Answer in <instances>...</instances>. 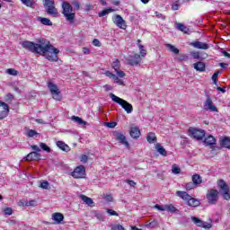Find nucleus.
<instances>
[{"mask_svg":"<svg viewBox=\"0 0 230 230\" xmlns=\"http://www.w3.org/2000/svg\"><path fill=\"white\" fill-rule=\"evenodd\" d=\"M22 48L31 51V53H37V55H41L49 60V62H58V54L60 50L55 48L51 42L46 39H40L38 43L24 40L21 42Z\"/></svg>","mask_w":230,"mask_h":230,"instance_id":"f257e3e1","label":"nucleus"},{"mask_svg":"<svg viewBox=\"0 0 230 230\" xmlns=\"http://www.w3.org/2000/svg\"><path fill=\"white\" fill-rule=\"evenodd\" d=\"M165 46L168 48V49H170V51H172V53H174V55H179V49L175 48V46L172 44H166Z\"/></svg>","mask_w":230,"mask_h":230,"instance_id":"2f4dec72","label":"nucleus"},{"mask_svg":"<svg viewBox=\"0 0 230 230\" xmlns=\"http://www.w3.org/2000/svg\"><path fill=\"white\" fill-rule=\"evenodd\" d=\"M80 161L81 163H87V161H89V157L86 155H82L81 157H80Z\"/></svg>","mask_w":230,"mask_h":230,"instance_id":"8fccbe9b","label":"nucleus"},{"mask_svg":"<svg viewBox=\"0 0 230 230\" xmlns=\"http://www.w3.org/2000/svg\"><path fill=\"white\" fill-rule=\"evenodd\" d=\"M147 227H157V221L154 220L146 225Z\"/></svg>","mask_w":230,"mask_h":230,"instance_id":"052dcab7","label":"nucleus"},{"mask_svg":"<svg viewBox=\"0 0 230 230\" xmlns=\"http://www.w3.org/2000/svg\"><path fill=\"white\" fill-rule=\"evenodd\" d=\"M112 230H125V228L123 227V226L121 225H115L111 227Z\"/></svg>","mask_w":230,"mask_h":230,"instance_id":"4d7b16f0","label":"nucleus"},{"mask_svg":"<svg viewBox=\"0 0 230 230\" xmlns=\"http://www.w3.org/2000/svg\"><path fill=\"white\" fill-rule=\"evenodd\" d=\"M72 121H75V123H77V125H87V122H85V120L76 116H72Z\"/></svg>","mask_w":230,"mask_h":230,"instance_id":"c756f323","label":"nucleus"},{"mask_svg":"<svg viewBox=\"0 0 230 230\" xmlns=\"http://www.w3.org/2000/svg\"><path fill=\"white\" fill-rule=\"evenodd\" d=\"M220 145L223 148H228L230 150V138L225 137L223 139L220 140Z\"/></svg>","mask_w":230,"mask_h":230,"instance_id":"a878e982","label":"nucleus"},{"mask_svg":"<svg viewBox=\"0 0 230 230\" xmlns=\"http://www.w3.org/2000/svg\"><path fill=\"white\" fill-rule=\"evenodd\" d=\"M114 24L118 26V28H120L121 30H125L127 28V24H125V20H123V17L121 15L117 14L115 18L113 19Z\"/></svg>","mask_w":230,"mask_h":230,"instance_id":"ddd939ff","label":"nucleus"},{"mask_svg":"<svg viewBox=\"0 0 230 230\" xmlns=\"http://www.w3.org/2000/svg\"><path fill=\"white\" fill-rule=\"evenodd\" d=\"M61 8L62 14L64 15L66 21L70 22V24H73L75 22V18L76 17V13L75 12L73 5H71V4L68 2H63Z\"/></svg>","mask_w":230,"mask_h":230,"instance_id":"f03ea898","label":"nucleus"},{"mask_svg":"<svg viewBox=\"0 0 230 230\" xmlns=\"http://www.w3.org/2000/svg\"><path fill=\"white\" fill-rule=\"evenodd\" d=\"M217 187L219 194L223 197L224 200H230V188L227 182L224 180L217 181Z\"/></svg>","mask_w":230,"mask_h":230,"instance_id":"39448f33","label":"nucleus"},{"mask_svg":"<svg viewBox=\"0 0 230 230\" xmlns=\"http://www.w3.org/2000/svg\"><path fill=\"white\" fill-rule=\"evenodd\" d=\"M129 134L133 139H137L141 136V131L139 130V128H131Z\"/></svg>","mask_w":230,"mask_h":230,"instance_id":"4be33fe9","label":"nucleus"},{"mask_svg":"<svg viewBox=\"0 0 230 230\" xmlns=\"http://www.w3.org/2000/svg\"><path fill=\"white\" fill-rule=\"evenodd\" d=\"M207 200L208 204L215 205L218 202V190L211 189L207 193Z\"/></svg>","mask_w":230,"mask_h":230,"instance_id":"6e6552de","label":"nucleus"},{"mask_svg":"<svg viewBox=\"0 0 230 230\" xmlns=\"http://www.w3.org/2000/svg\"><path fill=\"white\" fill-rule=\"evenodd\" d=\"M155 209H158V211H166V205L161 206L159 204L155 205Z\"/></svg>","mask_w":230,"mask_h":230,"instance_id":"49530a36","label":"nucleus"},{"mask_svg":"<svg viewBox=\"0 0 230 230\" xmlns=\"http://www.w3.org/2000/svg\"><path fill=\"white\" fill-rule=\"evenodd\" d=\"M52 220H54L56 224H62V221L64 220V214L59 212L52 214Z\"/></svg>","mask_w":230,"mask_h":230,"instance_id":"a211bd4d","label":"nucleus"},{"mask_svg":"<svg viewBox=\"0 0 230 230\" xmlns=\"http://www.w3.org/2000/svg\"><path fill=\"white\" fill-rule=\"evenodd\" d=\"M6 73L7 75H11V76H17V75H19V72L14 68H8L6 70Z\"/></svg>","mask_w":230,"mask_h":230,"instance_id":"ea45409f","label":"nucleus"},{"mask_svg":"<svg viewBox=\"0 0 230 230\" xmlns=\"http://www.w3.org/2000/svg\"><path fill=\"white\" fill-rule=\"evenodd\" d=\"M80 199L83 200L84 204H86V206H90L91 208L94 207V201L93 199L84 194L80 195Z\"/></svg>","mask_w":230,"mask_h":230,"instance_id":"6ab92c4d","label":"nucleus"},{"mask_svg":"<svg viewBox=\"0 0 230 230\" xmlns=\"http://www.w3.org/2000/svg\"><path fill=\"white\" fill-rule=\"evenodd\" d=\"M204 110L210 111V112H217V106L213 105V100L208 95L207 100L204 102Z\"/></svg>","mask_w":230,"mask_h":230,"instance_id":"9d476101","label":"nucleus"},{"mask_svg":"<svg viewBox=\"0 0 230 230\" xmlns=\"http://www.w3.org/2000/svg\"><path fill=\"white\" fill-rule=\"evenodd\" d=\"M141 55L135 54L134 56H130L127 58V62L129 66H139L141 64Z\"/></svg>","mask_w":230,"mask_h":230,"instance_id":"9b49d317","label":"nucleus"},{"mask_svg":"<svg viewBox=\"0 0 230 230\" xmlns=\"http://www.w3.org/2000/svg\"><path fill=\"white\" fill-rule=\"evenodd\" d=\"M104 199L106 200V202H112L113 200L112 195L104 196Z\"/></svg>","mask_w":230,"mask_h":230,"instance_id":"69168bd1","label":"nucleus"},{"mask_svg":"<svg viewBox=\"0 0 230 230\" xmlns=\"http://www.w3.org/2000/svg\"><path fill=\"white\" fill-rule=\"evenodd\" d=\"M155 149L157 152L160 153L161 155H164V157H166L168 155V153L166 152V149L161 146V144L157 143L155 145Z\"/></svg>","mask_w":230,"mask_h":230,"instance_id":"393cba45","label":"nucleus"},{"mask_svg":"<svg viewBox=\"0 0 230 230\" xmlns=\"http://www.w3.org/2000/svg\"><path fill=\"white\" fill-rule=\"evenodd\" d=\"M10 110L8 109V104L4 102H0V119H4L8 116Z\"/></svg>","mask_w":230,"mask_h":230,"instance_id":"f8f14e48","label":"nucleus"},{"mask_svg":"<svg viewBox=\"0 0 230 230\" xmlns=\"http://www.w3.org/2000/svg\"><path fill=\"white\" fill-rule=\"evenodd\" d=\"M192 182L196 185L199 186V184H202V177L199 174H194L192 176Z\"/></svg>","mask_w":230,"mask_h":230,"instance_id":"c85d7f7f","label":"nucleus"},{"mask_svg":"<svg viewBox=\"0 0 230 230\" xmlns=\"http://www.w3.org/2000/svg\"><path fill=\"white\" fill-rule=\"evenodd\" d=\"M176 196L180 197V199H182V200H186L187 202L190 199H191V196L188 194V192L182 190L176 191Z\"/></svg>","mask_w":230,"mask_h":230,"instance_id":"aec40b11","label":"nucleus"},{"mask_svg":"<svg viewBox=\"0 0 230 230\" xmlns=\"http://www.w3.org/2000/svg\"><path fill=\"white\" fill-rule=\"evenodd\" d=\"M197 185L192 181H190V182H188L186 185H185V189L187 190H195V187H196Z\"/></svg>","mask_w":230,"mask_h":230,"instance_id":"a19ab883","label":"nucleus"},{"mask_svg":"<svg viewBox=\"0 0 230 230\" xmlns=\"http://www.w3.org/2000/svg\"><path fill=\"white\" fill-rule=\"evenodd\" d=\"M192 222H194V224L196 226H198V227H202V220H200L199 217H190Z\"/></svg>","mask_w":230,"mask_h":230,"instance_id":"c9c22d12","label":"nucleus"},{"mask_svg":"<svg viewBox=\"0 0 230 230\" xmlns=\"http://www.w3.org/2000/svg\"><path fill=\"white\" fill-rule=\"evenodd\" d=\"M180 60H181V61L190 60V57H188V55H186V54H182L180 58Z\"/></svg>","mask_w":230,"mask_h":230,"instance_id":"338daca9","label":"nucleus"},{"mask_svg":"<svg viewBox=\"0 0 230 230\" xmlns=\"http://www.w3.org/2000/svg\"><path fill=\"white\" fill-rule=\"evenodd\" d=\"M38 21L44 26H53V22L48 18L38 17Z\"/></svg>","mask_w":230,"mask_h":230,"instance_id":"bb28decb","label":"nucleus"},{"mask_svg":"<svg viewBox=\"0 0 230 230\" xmlns=\"http://www.w3.org/2000/svg\"><path fill=\"white\" fill-rule=\"evenodd\" d=\"M190 46H193V48H196V49H209V45L202 41H194L190 43Z\"/></svg>","mask_w":230,"mask_h":230,"instance_id":"dca6fc26","label":"nucleus"},{"mask_svg":"<svg viewBox=\"0 0 230 230\" xmlns=\"http://www.w3.org/2000/svg\"><path fill=\"white\" fill-rule=\"evenodd\" d=\"M111 67L114 69V71L119 70V67H121V65L119 64V60L115 59L111 64Z\"/></svg>","mask_w":230,"mask_h":230,"instance_id":"72a5a7b5","label":"nucleus"},{"mask_svg":"<svg viewBox=\"0 0 230 230\" xmlns=\"http://www.w3.org/2000/svg\"><path fill=\"white\" fill-rule=\"evenodd\" d=\"M189 134L194 139H197L198 141H201V139H204V137L206 136V131H204L203 129H197L195 128H190Z\"/></svg>","mask_w":230,"mask_h":230,"instance_id":"0eeeda50","label":"nucleus"},{"mask_svg":"<svg viewBox=\"0 0 230 230\" xmlns=\"http://www.w3.org/2000/svg\"><path fill=\"white\" fill-rule=\"evenodd\" d=\"M126 182L129 185V186H131L132 188H135V186H136V181H132V180H126Z\"/></svg>","mask_w":230,"mask_h":230,"instance_id":"0e129e2a","label":"nucleus"},{"mask_svg":"<svg viewBox=\"0 0 230 230\" xmlns=\"http://www.w3.org/2000/svg\"><path fill=\"white\" fill-rule=\"evenodd\" d=\"M48 88L50 91V93L52 94L54 100H56L57 102H60L62 100L60 90L58 89V86H57V84L52 82H49Z\"/></svg>","mask_w":230,"mask_h":230,"instance_id":"423d86ee","label":"nucleus"},{"mask_svg":"<svg viewBox=\"0 0 230 230\" xmlns=\"http://www.w3.org/2000/svg\"><path fill=\"white\" fill-rule=\"evenodd\" d=\"M165 211L169 213H175L177 208L173 205H165Z\"/></svg>","mask_w":230,"mask_h":230,"instance_id":"4c0bfd02","label":"nucleus"},{"mask_svg":"<svg viewBox=\"0 0 230 230\" xmlns=\"http://www.w3.org/2000/svg\"><path fill=\"white\" fill-rule=\"evenodd\" d=\"M57 146L60 148V150H62L63 152H69V150H71V148L69 147V146H67L66 144H65L63 141H58L56 143Z\"/></svg>","mask_w":230,"mask_h":230,"instance_id":"b1692460","label":"nucleus"},{"mask_svg":"<svg viewBox=\"0 0 230 230\" xmlns=\"http://www.w3.org/2000/svg\"><path fill=\"white\" fill-rule=\"evenodd\" d=\"M25 161H40V154L33 151L24 157Z\"/></svg>","mask_w":230,"mask_h":230,"instance_id":"2eb2a0df","label":"nucleus"},{"mask_svg":"<svg viewBox=\"0 0 230 230\" xmlns=\"http://www.w3.org/2000/svg\"><path fill=\"white\" fill-rule=\"evenodd\" d=\"M22 4H25V6H29V8H32L35 4V1L33 0H21Z\"/></svg>","mask_w":230,"mask_h":230,"instance_id":"f704fd0d","label":"nucleus"},{"mask_svg":"<svg viewBox=\"0 0 230 230\" xmlns=\"http://www.w3.org/2000/svg\"><path fill=\"white\" fill-rule=\"evenodd\" d=\"M37 134H39V133H37V131H35V130H33V129H30V130L27 132L26 136H27L28 137H34V136H37Z\"/></svg>","mask_w":230,"mask_h":230,"instance_id":"37998d69","label":"nucleus"},{"mask_svg":"<svg viewBox=\"0 0 230 230\" xmlns=\"http://www.w3.org/2000/svg\"><path fill=\"white\" fill-rule=\"evenodd\" d=\"M107 213H109L111 217H118V212L111 208L107 209Z\"/></svg>","mask_w":230,"mask_h":230,"instance_id":"5fc2aeb1","label":"nucleus"},{"mask_svg":"<svg viewBox=\"0 0 230 230\" xmlns=\"http://www.w3.org/2000/svg\"><path fill=\"white\" fill-rule=\"evenodd\" d=\"M218 75H220V72H215L214 75H212V80L215 84V85H217V78H218Z\"/></svg>","mask_w":230,"mask_h":230,"instance_id":"3c124183","label":"nucleus"},{"mask_svg":"<svg viewBox=\"0 0 230 230\" xmlns=\"http://www.w3.org/2000/svg\"><path fill=\"white\" fill-rule=\"evenodd\" d=\"M179 8H181V5L178 3L172 4V10L176 11L179 10Z\"/></svg>","mask_w":230,"mask_h":230,"instance_id":"680f3d73","label":"nucleus"},{"mask_svg":"<svg viewBox=\"0 0 230 230\" xmlns=\"http://www.w3.org/2000/svg\"><path fill=\"white\" fill-rule=\"evenodd\" d=\"M138 49L140 53V57H146V49H145V47L141 44H138Z\"/></svg>","mask_w":230,"mask_h":230,"instance_id":"58836bf2","label":"nucleus"},{"mask_svg":"<svg viewBox=\"0 0 230 230\" xmlns=\"http://www.w3.org/2000/svg\"><path fill=\"white\" fill-rule=\"evenodd\" d=\"M115 139L119 141V143H121V145H124L126 148H128L130 145L128 144V141H127V137L121 133H117L115 135Z\"/></svg>","mask_w":230,"mask_h":230,"instance_id":"4468645a","label":"nucleus"},{"mask_svg":"<svg viewBox=\"0 0 230 230\" xmlns=\"http://www.w3.org/2000/svg\"><path fill=\"white\" fill-rule=\"evenodd\" d=\"M204 143L208 146H213V145H216L217 139L215 138V137L209 135L207 137H205Z\"/></svg>","mask_w":230,"mask_h":230,"instance_id":"412c9836","label":"nucleus"},{"mask_svg":"<svg viewBox=\"0 0 230 230\" xmlns=\"http://www.w3.org/2000/svg\"><path fill=\"white\" fill-rule=\"evenodd\" d=\"M4 215H12V213H13V210L12 209V208H6L4 210Z\"/></svg>","mask_w":230,"mask_h":230,"instance_id":"bf43d9fd","label":"nucleus"},{"mask_svg":"<svg viewBox=\"0 0 230 230\" xmlns=\"http://www.w3.org/2000/svg\"><path fill=\"white\" fill-rule=\"evenodd\" d=\"M146 139L150 144L157 142V137H155V133H154V132L148 133Z\"/></svg>","mask_w":230,"mask_h":230,"instance_id":"cd10ccee","label":"nucleus"},{"mask_svg":"<svg viewBox=\"0 0 230 230\" xmlns=\"http://www.w3.org/2000/svg\"><path fill=\"white\" fill-rule=\"evenodd\" d=\"M116 125H118L116 122H107L106 123V127H108V128H114L116 127Z\"/></svg>","mask_w":230,"mask_h":230,"instance_id":"13d9d810","label":"nucleus"},{"mask_svg":"<svg viewBox=\"0 0 230 230\" xmlns=\"http://www.w3.org/2000/svg\"><path fill=\"white\" fill-rule=\"evenodd\" d=\"M177 29L180 31H182L183 33H188V31H190V29L188 27H186V25H184L182 23H178L177 24Z\"/></svg>","mask_w":230,"mask_h":230,"instance_id":"7c9ffc66","label":"nucleus"},{"mask_svg":"<svg viewBox=\"0 0 230 230\" xmlns=\"http://www.w3.org/2000/svg\"><path fill=\"white\" fill-rule=\"evenodd\" d=\"M115 71H116L119 78H125V75H126L125 72H123V71H121L119 69V70H115Z\"/></svg>","mask_w":230,"mask_h":230,"instance_id":"603ef678","label":"nucleus"},{"mask_svg":"<svg viewBox=\"0 0 230 230\" xmlns=\"http://www.w3.org/2000/svg\"><path fill=\"white\" fill-rule=\"evenodd\" d=\"M43 6L46 9V13H48V15H51V17H55V18L60 17L58 9L55 7L54 0H44Z\"/></svg>","mask_w":230,"mask_h":230,"instance_id":"20e7f679","label":"nucleus"},{"mask_svg":"<svg viewBox=\"0 0 230 230\" xmlns=\"http://www.w3.org/2000/svg\"><path fill=\"white\" fill-rule=\"evenodd\" d=\"M110 96H111L112 102L120 105V107H122V109H124V111H127V114H132V111H134L132 104H130L128 102L116 96L114 93H111Z\"/></svg>","mask_w":230,"mask_h":230,"instance_id":"7ed1b4c3","label":"nucleus"},{"mask_svg":"<svg viewBox=\"0 0 230 230\" xmlns=\"http://www.w3.org/2000/svg\"><path fill=\"white\" fill-rule=\"evenodd\" d=\"M190 55L192 58H194L196 60H199V58H200V54L199 52H190Z\"/></svg>","mask_w":230,"mask_h":230,"instance_id":"864d4df0","label":"nucleus"},{"mask_svg":"<svg viewBox=\"0 0 230 230\" xmlns=\"http://www.w3.org/2000/svg\"><path fill=\"white\" fill-rule=\"evenodd\" d=\"M188 206H190V208H198V206H200V201L195 198H191L187 201Z\"/></svg>","mask_w":230,"mask_h":230,"instance_id":"5701e85b","label":"nucleus"},{"mask_svg":"<svg viewBox=\"0 0 230 230\" xmlns=\"http://www.w3.org/2000/svg\"><path fill=\"white\" fill-rule=\"evenodd\" d=\"M201 227H203V229H211L212 227V225L208 223V222H204L202 221V226Z\"/></svg>","mask_w":230,"mask_h":230,"instance_id":"de8ad7c7","label":"nucleus"},{"mask_svg":"<svg viewBox=\"0 0 230 230\" xmlns=\"http://www.w3.org/2000/svg\"><path fill=\"white\" fill-rule=\"evenodd\" d=\"M25 205H26V207L31 206L32 208H35V206H37V201L34 199L26 201Z\"/></svg>","mask_w":230,"mask_h":230,"instance_id":"a18cd8bd","label":"nucleus"},{"mask_svg":"<svg viewBox=\"0 0 230 230\" xmlns=\"http://www.w3.org/2000/svg\"><path fill=\"white\" fill-rule=\"evenodd\" d=\"M85 175V167L84 165L77 166L72 172L74 179H84Z\"/></svg>","mask_w":230,"mask_h":230,"instance_id":"1a4fd4ad","label":"nucleus"},{"mask_svg":"<svg viewBox=\"0 0 230 230\" xmlns=\"http://www.w3.org/2000/svg\"><path fill=\"white\" fill-rule=\"evenodd\" d=\"M31 148H32V150H34V152H40V148L39 147V146H31Z\"/></svg>","mask_w":230,"mask_h":230,"instance_id":"774afa93","label":"nucleus"},{"mask_svg":"<svg viewBox=\"0 0 230 230\" xmlns=\"http://www.w3.org/2000/svg\"><path fill=\"white\" fill-rule=\"evenodd\" d=\"M172 172L174 173V175H179V173H181V168H179L177 165H172Z\"/></svg>","mask_w":230,"mask_h":230,"instance_id":"79ce46f5","label":"nucleus"},{"mask_svg":"<svg viewBox=\"0 0 230 230\" xmlns=\"http://www.w3.org/2000/svg\"><path fill=\"white\" fill-rule=\"evenodd\" d=\"M111 12H114V9L112 8L104 9L99 13V17H105V15H108V13H111Z\"/></svg>","mask_w":230,"mask_h":230,"instance_id":"473e14b6","label":"nucleus"},{"mask_svg":"<svg viewBox=\"0 0 230 230\" xmlns=\"http://www.w3.org/2000/svg\"><path fill=\"white\" fill-rule=\"evenodd\" d=\"M104 75H105L106 76H108V78H112L113 80H114V78H117V77H116V75L112 74L111 71H106V72L104 73Z\"/></svg>","mask_w":230,"mask_h":230,"instance_id":"09e8293b","label":"nucleus"},{"mask_svg":"<svg viewBox=\"0 0 230 230\" xmlns=\"http://www.w3.org/2000/svg\"><path fill=\"white\" fill-rule=\"evenodd\" d=\"M40 147L41 148V150H43L44 152H47L48 154L51 152V148L48 146V145H46L45 143L40 142Z\"/></svg>","mask_w":230,"mask_h":230,"instance_id":"e433bc0d","label":"nucleus"},{"mask_svg":"<svg viewBox=\"0 0 230 230\" xmlns=\"http://www.w3.org/2000/svg\"><path fill=\"white\" fill-rule=\"evenodd\" d=\"M115 81V84H118L119 85H123V80L119 79V77H118L116 75V78L113 79Z\"/></svg>","mask_w":230,"mask_h":230,"instance_id":"e2e57ef3","label":"nucleus"},{"mask_svg":"<svg viewBox=\"0 0 230 230\" xmlns=\"http://www.w3.org/2000/svg\"><path fill=\"white\" fill-rule=\"evenodd\" d=\"M193 67L195 70L199 71V73H204L206 71V64L202 61H199L193 64Z\"/></svg>","mask_w":230,"mask_h":230,"instance_id":"f3484780","label":"nucleus"},{"mask_svg":"<svg viewBox=\"0 0 230 230\" xmlns=\"http://www.w3.org/2000/svg\"><path fill=\"white\" fill-rule=\"evenodd\" d=\"M40 188H42V190H48V188H49V182L42 181L40 185Z\"/></svg>","mask_w":230,"mask_h":230,"instance_id":"c03bdc74","label":"nucleus"},{"mask_svg":"<svg viewBox=\"0 0 230 230\" xmlns=\"http://www.w3.org/2000/svg\"><path fill=\"white\" fill-rule=\"evenodd\" d=\"M93 46H96V48H100L102 46V42H100V40H98V39H94L93 40Z\"/></svg>","mask_w":230,"mask_h":230,"instance_id":"6e6d98bb","label":"nucleus"}]
</instances>
